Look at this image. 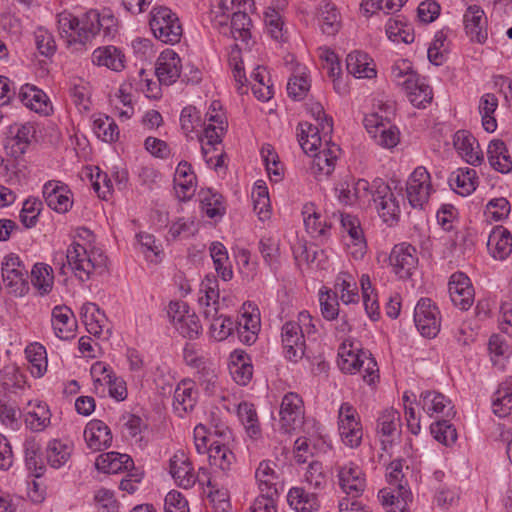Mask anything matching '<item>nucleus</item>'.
<instances>
[{
  "label": "nucleus",
  "mask_w": 512,
  "mask_h": 512,
  "mask_svg": "<svg viewBox=\"0 0 512 512\" xmlns=\"http://www.w3.org/2000/svg\"><path fill=\"white\" fill-rule=\"evenodd\" d=\"M180 126L186 136L198 132V129L202 127L200 142L206 164L214 170L224 166V155L218 151L217 146L222 142L228 122L219 101H213L210 104L204 121L196 107H184L180 114Z\"/></svg>",
  "instance_id": "1"
},
{
  "label": "nucleus",
  "mask_w": 512,
  "mask_h": 512,
  "mask_svg": "<svg viewBox=\"0 0 512 512\" xmlns=\"http://www.w3.org/2000/svg\"><path fill=\"white\" fill-rule=\"evenodd\" d=\"M56 20L60 37L70 46H85L100 34L110 40L118 32L117 18L106 9H90L80 16L65 10L57 14Z\"/></svg>",
  "instance_id": "2"
},
{
  "label": "nucleus",
  "mask_w": 512,
  "mask_h": 512,
  "mask_svg": "<svg viewBox=\"0 0 512 512\" xmlns=\"http://www.w3.org/2000/svg\"><path fill=\"white\" fill-rule=\"evenodd\" d=\"M66 259L74 276L86 282L95 274L104 272L107 257L95 244L94 234L87 228H79L66 252Z\"/></svg>",
  "instance_id": "3"
},
{
  "label": "nucleus",
  "mask_w": 512,
  "mask_h": 512,
  "mask_svg": "<svg viewBox=\"0 0 512 512\" xmlns=\"http://www.w3.org/2000/svg\"><path fill=\"white\" fill-rule=\"evenodd\" d=\"M318 322L308 311H300L296 318L286 321L281 327V347L286 360L298 363L305 355L306 341L317 333Z\"/></svg>",
  "instance_id": "4"
},
{
  "label": "nucleus",
  "mask_w": 512,
  "mask_h": 512,
  "mask_svg": "<svg viewBox=\"0 0 512 512\" xmlns=\"http://www.w3.org/2000/svg\"><path fill=\"white\" fill-rule=\"evenodd\" d=\"M337 365L346 374L363 373L364 381L372 385L378 378V368L375 359L369 351L364 350L357 340L347 338L338 348Z\"/></svg>",
  "instance_id": "5"
},
{
  "label": "nucleus",
  "mask_w": 512,
  "mask_h": 512,
  "mask_svg": "<svg viewBox=\"0 0 512 512\" xmlns=\"http://www.w3.org/2000/svg\"><path fill=\"white\" fill-rule=\"evenodd\" d=\"M371 203L380 219L388 226H394L400 219L404 204L403 188L376 178L372 181Z\"/></svg>",
  "instance_id": "6"
},
{
  "label": "nucleus",
  "mask_w": 512,
  "mask_h": 512,
  "mask_svg": "<svg viewBox=\"0 0 512 512\" xmlns=\"http://www.w3.org/2000/svg\"><path fill=\"white\" fill-rule=\"evenodd\" d=\"M389 115L387 106H379L377 111L367 113L363 119L369 136L377 145L386 149L394 148L400 141L399 130L391 124Z\"/></svg>",
  "instance_id": "7"
},
{
  "label": "nucleus",
  "mask_w": 512,
  "mask_h": 512,
  "mask_svg": "<svg viewBox=\"0 0 512 512\" xmlns=\"http://www.w3.org/2000/svg\"><path fill=\"white\" fill-rule=\"evenodd\" d=\"M149 26L154 37L163 43L180 41L183 28L178 15L166 6H155L150 11Z\"/></svg>",
  "instance_id": "8"
},
{
  "label": "nucleus",
  "mask_w": 512,
  "mask_h": 512,
  "mask_svg": "<svg viewBox=\"0 0 512 512\" xmlns=\"http://www.w3.org/2000/svg\"><path fill=\"white\" fill-rule=\"evenodd\" d=\"M372 182L350 175L339 179L334 186V195L345 206L366 208L371 204Z\"/></svg>",
  "instance_id": "9"
},
{
  "label": "nucleus",
  "mask_w": 512,
  "mask_h": 512,
  "mask_svg": "<svg viewBox=\"0 0 512 512\" xmlns=\"http://www.w3.org/2000/svg\"><path fill=\"white\" fill-rule=\"evenodd\" d=\"M28 270L16 253H9L2 258V289L16 297L24 296L28 290Z\"/></svg>",
  "instance_id": "10"
},
{
  "label": "nucleus",
  "mask_w": 512,
  "mask_h": 512,
  "mask_svg": "<svg viewBox=\"0 0 512 512\" xmlns=\"http://www.w3.org/2000/svg\"><path fill=\"white\" fill-rule=\"evenodd\" d=\"M314 420H305V408L302 398L294 392L286 393L280 404L279 431L291 434L302 426L309 427Z\"/></svg>",
  "instance_id": "11"
},
{
  "label": "nucleus",
  "mask_w": 512,
  "mask_h": 512,
  "mask_svg": "<svg viewBox=\"0 0 512 512\" xmlns=\"http://www.w3.org/2000/svg\"><path fill=\"white\" fill-rule=\"evenodd\" d=\"M166 315L170 324L183 337L195 339L201 331L202 325L196 313L184 301H170L166 308Z\"/></svg>",
  "instance_id": "12"
},
{
  "label": "nucleus",
  "mask_w": 512,
  "mask_h": 512,
  "mask_svg": "<svg viewBox=\"0 0 512 512\" xmlns=\"http://www.w3.org/2000/svg\"><path fill=\"white\" fill-rule=\"evenodd\" d=\"M340 223L347 254L354 260H362L367 252V241L359 218L349 213H341Z\"/></svg>",
  "instance_id": "13"
},
{
  "label": "nucleus",
  "mask_w": 512,
  "mask_h": 512,
  "mask_svg": "<svg viewBox=\"0 0 512 512\" xmlns=\"http://www.w3.org/2000/svg\"><path fill=\"white\" fill-rule=\"evenodd\" d=\"M214 433L219 439L213 440L207 452L210 465L224 472L229 471L236 461V457L229 447L232 431L224 422H220L215 425Z\"/></svg>",
  "instance_id": "14"
},
{
  "label": "nucleus",
  "mask_w": 512,
  "mask_h": 512,
  "mask_svg": "<svg viewBox=\"0 0 512 512\" xmlns=\"http://www.w3.org/2000/svg\"><path fill=\"white\" fill-rule=\"evenodd\" d=\"M36 129L30 122L14 123L6 130L4 149L7 156L17 162L26 153L35 138Z\"/></svg>",
  "instance_id": "15"
},
{
  "label": "nucleus",
  "mask_w": 512,
  "mask_h": 512,
  "mask_svg": "<svg viewBox=\"0 0 512 512\" xmlns=\"http://www.w3.org/2000/svg\"><path fill=\"white\" fill-rule=\"evenodd\" d=\"M338 430L342 442L357 447L363 437V429L357 410L350 403H342L338 411Z\"/></svg>",
  "instance_id": "16"
},
{
  "label": "nucleus",
  "mask_w": 512,
  "mask_h": 512,
  "mask_svg": "<svg viewBox=\"0 0 512 512\" xmlns=\"http://www.w3.org/2000/svg\"><path fill=\"white\" fill-rule=\"evenodd\" d=\"M336 471L338 484L343 493L352 498L360 497L363 494L367 486V479L359 464L347 461L338 465Z\"/></svg>",
  "instance_id": "17"
},
{
  "label": "nucleus",
  "mask_w": 512,
  "mask_h": 512,
  "mask_svg": "<svg viewBox=\"0 0 512 512\" xmlns=\"http://www.w3.org/2000/svg\"><path fill=\"white\" fill-rule=\"evenodd\" d=\"M414 322L422 336L434 338L440 331L439 308L429 298H421L414 309Z\"/></svg>",
  "instance_id": "18"
},
{
  "label": "nucleus",
  "mask_w": 512,
  "mask_h": 512,
  "mask_svg": "<svg viewBox=\"0 0 512 512\" xmlns=\"http://www.w3.org/2000/svg\"><path fill=\"white\" fill-rule=\"evenodd\" d=\"M433 187L427 169L418 166L408 177L406 183L407 199L413 208H423L428 202Z\"/></svg>",
  "instance_id": "19"
},
{
  "label": "nucleus",
  "mask_w": 512,
  "mask_h": 512,
  "mask_svg": "<svg viewBox=\"0 0 512 512\" xmlns=\"http://www.w3.org/2000/svg\"><path fill=\"white\" fill-rule=\"evenodd\" d=\"M389 265L399 279L411 277L418 266L416 248L407 243L395 245L389 255Z\"/></svg>",
  "instance_id": "20"
},
{
  "label": "nucleus",
  "mask_w": 512,
  "mask_h": 512,
  "mask_svg": "<svg viewBox=\"0 0 512 512\" xmlns=\"http://www.w3.org/2000/svg\"><path fill=\"white\" fill-rule=\"evenodd\" d=\"M42 194L47 206L59 214H65L73 207V193L62 181H47L42 187Z\"/></svg>",
  "instance_id": "21"
},
{
  "label": "nucleus",
  "mask_w": 512,
  "mask_h": 512,
  "mask_svg": "<svg viewBox=\"0 0 512 512\" xmlns=\"http://www.w3.org/2000/svg\"><path fill=\"white\" fill-rule=\"evenodd\" d=\"M235 323L240 341L246 345L254 344L261 329L259 308L251 302L244 303L240 310V317Z\"/></svg>",
  "instance_id": "22"
},
{
  "label": "nucleus",
  "mask_w": 512,
  "mask_h": 512,
  "mask_svg": "<svg viewBox=\"0 0 512 512\" xmlns=\"http://www.w3.org/2000/svg\"><path fill=\"white\" fill-rule=\"evenodd\" d=\"M304 433L294 443L295 459L298 463H305L309 456L325 451L327 445L318 423L313 422L309 427H304Z\"/></svg>",
  "instance_id": "23"
},
{
  "label": "nucleus",
  "mask_w": 512,
  "mask_h": 512,
  "mask_svg": "<svg viewBox=\"0 0 512 512\" xmlns=\"http://www.w3.org/2000/svg\"><path fill=\"white\" fill-rule=\"evenodd\" d=\"M255 482L260 494L276 496L282 484V474L276 462L262 460L255 469Z\"/></svg>",
  "instance_id": "24"
},
{
  "label": "nucleus",
  "mask_w": 512,
  "mask_h": 512,
  "mask_svg": "<svg viewBox=\"0 0 512 512\" xmlns=\"http://www.w3.org/2000/svg\"><path fill=\"white\" fill-rule=\"evenodd\" d=\"M450 299L459 309L466 311L474 302V288L470 278L463 272H455L448 283Z\"/></svg>",
  "instance_id": "25"
},
{
  "label": "nucleus",
  "mask_w": 512,
  "mask_h": 512,
  "mask_svg": "<svg viewBox=\"0 0 512 512\" xmlns=\"http://www.w3.org/2000/svg\"><path fill=\"white\" fill-rule=\"evenodd\" d=\"M18 99L27 109L41 116H48L53 112V104L49 96L33 84L22 85L18 92Z\"/></svg>",
  "instance_id": "26"
},
{
  "label": "nucleus",
  "mask_w": 512,
  "mask_h": 512,
  "mask_svg": "<svg viewBox=\"0 0 512 512\" xmlns=\"http://www.w3.org/2000/svg\"><path fill=\"white\" fill-rule=\"evenodd\" d=\"M487 351L492 366L505 371L512 358V338L493 333L488 339Z\"/></svg>",
  "instance_id": "27"
},
{
  "label": "nucleus",
  "mask_w": 512,
  "mask_h": 512,
  "mask_svg": "<svg viewBox=\"0 0 512 512\" xmlns=\"http://www.w3.org/2000/svg\"><path fill=\"white\" fill-rule=\"evenodd\" d=\"M83 437L87 448L94 452L109 448L113 440L110 427L99 419H91L85 425Z\"/></svg>",
  "instance_id": "28"
},
{
  "label": "nucleus",
  "mask_w": 512,
  "mask_h": 512,
  "mask_svg": "<svg viewBox=\"0 0 512 512\" xmlns=\"http://www.w3.org/2000/svg\"><path fill=\"white\" fill-rule=\"evenodd\" d=\"M463 24L465 33L471 41L483 44L487 40V17L480 6L470 5L466 9Z\"/></svg>",
  "instance_id": "29"
},
{
  "label": "nucleus",
  "mask_w": 512,
  "mask_h": 512,
  "mask_svg": "<svg viewBox=\"0 0 512 512\" xmlns=\"http://www.w3.org/2000/svg\"><path fill=\"white\" fill-rule=\"evenodd\" d=\"M169 474L175 484L183 489H190L195 485L194 466L184 451H177L169 460Z\"/></svg>",
  "instance_id": "30"
},
{
  "label": "nucleus",
  "mask_w": 512,
  "mask_h": 512,
  "mask_svg": "<svg viewBox=\"0 0 512 512\" xmlns=\"http://www.w3.org/2000/svg\"><path fill=\"white\" fill-rule=\"evenodd\" d=\"M51 416L49 405L40 399L28 401L24 408L25 425L33 432H42L48 428L51 424Z\"/></svg>",
  "instance_id": "31"
},
{
  "label": "nucleus",
  "mask_w": 512,
  "mask_h": 512,
  "mask_svg": "<svg viewBox=\"0 0 512 512\" xmlns=\"http://www.w3.org/2000/svg\"><path fill=\"white\" fill-rule=\"evenodd\" d=\"M454 147L459 156L470 165H480L484 155L477 139L467 130H459L453 137Z\"/></svg>",
  "instance_id": "32"
},
{
  "label": "nucleus",
  "mask_w": 512,
  "mask_h": 512,
  "mask_svg": "<svg viewBox=\"0 0 512 512\" xmlns=\"http://www.w3.org/2000/svg\"><path fill=\"white\" fill-rule=\"evenodd\" d=\"M182 64L179 55L170 48L163 50L156 63V75L161 84L171 85L181 74Z\"/></svg>",
  "instance_id": "33"
},
{
  "label": "nucleus",
  "mask_w": 512,
  "mask_h": 512,
  "mask_svg": "<svg viewBox=\"0 0 512 512\" xmlns=\"http://www.w3.org/2000/svg\"><path fill=\"white\" fill-rule=\"evenodd\" d=\"M378 498L387 512H409L412 493L406 485L399 484L397 488L381 489Z\"/></svg>",
  "instance_id": "34"
},
{
  "label": "nucleus",
  "mask_w": 512,
  "mask_h": 512,
  "mask_svg": "<svg viewBox=\"0 0 512 512\" xmlns=\"http://www.w3.org/2000/svg\"><path fill=\"white\" fill-rule=\"evenodd\" d=\"M489 255L497 261H505L512 253V234L504 226L492 228L487 241Z\"/></svg>",
  "instance_id": "35"
},
{
  "label": "nucleus",
  "mask_w": 512,
  "mask_h": 512,
  "mask_svg": "<svg viewBox=\"0 0 512 512\" xmlns=\"http://www.w3.org/2000/svg\"><path fill=\"white\" fill-rule=\"evenodd\" d=\"M332 292L345 305L358 304L360 294L356 272L340 271L335 278Z\"/></svg>",
  "instance_id": "36"
},
{
  "label": "nucleus",
  "mask_w": 512,
  "mask_h": 512,
  "mask_svg": "<svg viewBox=\"0 0 512 512\" xmlns=\"http://www.w3.org/2000/svg\"><path fill=\"white\" fill-rule=\"evenodd\" d=\"M91 62L114 72H121L126 66V56L121 48L114 45L97 47L91 54Z\"/></svg>",
  "instance_id": "37"
},
{
  "label": "nucleus",
  "mask_w": 512,
  "mask_h": 512,
  "mask_svg": "<svg viewBox=\"0 0 512 512\" xmlns=\"http://www.w3.org/2000/svg\"><path fill=\"white\" fill-rule=\"evenodd\" d=\"M198 398L196 384L191 379H184L178 383L174 390L173 410L179 416L183 417L192 411Z\"/></svg>",
  "instance_id": "38"
},
{
  "label": "nucleus",
  "mask_w": 512,
  "mask_h": 512,
  "mask_svg": "<svg viewBox=\"0 0 512 512\" xmlns=\"http://www.w3.org/2000/svg\"><path fill=\"white\" fill-rule=\"evenodd\" d=\"M198 303L206 318L217 315L220 309V303L218 281L215 277L206 276L201 282Z\"/></svg>",
  "instance_id": "39"
},
{
  "label": "nucleus",
  "mask_w": 512,
  "mask_h": 512,
  "mask_svg": "<svg viewBox=\"0 0 512 512\" xmlns=\"http://www.w3.org/2000/svg\"><path fill=\"white\" fill-rule=\"evenodd\" d=\"M174 190L177 197L189 200L196 191V175L187 161H180L174 174Z\"/></svg>",
  "instance_id": "40"
},
{
  "label": "nucleus",
  "mask_w": 512,
  "mask_h": 512,
  "mask_svg": "<svg viewBox=\"0 0 512 512\" xmlns=\"http://www.w3.org/2000/svg\"><path fill=\"white\" fill-rule=\"evenodd\" d=\"M317 24L323 34L336 35L341 28V19L336 5L330 0H321L317 7Z\"/></svg>",
  "instance_id": "41"
},
{
  "label": "nucleus",
  "mask_w": 512,
  "mask_h": 512,
  "mask_svg": "<svg viewBox=\"0 0 512 512\" xmlns=\"http://www.w3.org/2000/svg\"><path fill=\"white\" fill-rule=\"evenodd\" d=\"M52 327L55 335L62 340L75 336L77 321L72 310L67 306H55L52 310Z\"/></svg>",
  "instance_id": "42"
},
{
  "label": "nucleus",
  "mask_w": 512,
  "mask_h": 512,
  "mask_svg": "<svg viewBox=\"0 0 512 512\" xmlns=\"http://www.w3.org/2000/svg\"><path fill=\"white\" fill-rule=\"evenodd\" d=\"M229 372L233 380L242 386L247 385L253 376L250 356L241 349H235L229 357Z\"/></svg>",
  "instance_id": "43"
},
{
  "label": "nucleus",
  "mask_w": 512,
  "mask_h": 512,
  "mask_svg": "<svg viewBox=\"0 0 512 512\" xmlns=\"http://www.w3.org/2000/svg\"><path fill=\"white\" fill-rule=\"evenodd\" d=\"M448 183L455 193L461 196H469L478 187L479 178L475 169L461 167L450 174Z\"/></svg>",
  "instance_id": "44"
},
{
  "label": "nucleus",
  "mask_w": 512,
  "mask_h": 512,
  "mask_svg": "<svg viewBox=\"0 0 512 512\" xmlns=\"http://www.w3.org/2000/svg\"><path fill=\"white\" fill-rule=\"evenodd\" d=\"M328 137L322 134L321 128L318 125L301 122L297 126V139L306 154L318 151L322 147L323 142H329Z\"/></svg>",
  "instance_id": "45"
},
{
  "label": "nucleus",
  "mask_w": 512,
  "mask_h": 512,
  "mask_svg": "<svg viewBox=\"0 0 512 512\" xmlns=\"http://www.w3.org/2000/svg\"><path fill=\"white\" fill-rule=\"evenodd\" d=\"M346 66L348 72L355 78L372 79L377 75L374 60L362 51L350 52L346 58Z\"/></svg>",
  "instance_id": "46"
},
{
  "label": "nucleus",
  "mask_w": 512,
  "mask_h": 512,
  "mask_svg": "<svg viewBox=\"0 0 512 512\" xmlns=\"http://www.w3.org/2000/svg\"><path fill=\"white\" fill-rule=\"evenodd\" d=\"M73 442L67 438L51 439L45 449L47 463L55 469L63 467L71 458Z\"/></svg>",
  "instance_id": "47"
},
{
  "label": "nucleus",
  "mask_w": 512,
  "mask_h": 512,
  "mask_svg": "<svg viewBox=\"0 0 512 512\" xmlns=\"http://www.w3.org/2000/svg\"><path fill=\"white\" fill-rule=\"evenodd\" d=\"M487 158L490 166L497 172H512V156L506 144L500 139H493L487 147Z\"/></svg>",
  "instance_id": "48"
},
{
  "label": "nucleus",
  "mask_w": 512,
  "mask_h": 512,
  "mask_svg": "<svg viewBox=\"0 0 512 512\" xmlns=\"http://www.w3.org/2000/svg\"><path fill=\"white\" fill-rule=\"evenodd\" d=\"M134 462L128 454L111 451L100 454L95 461L97 470L107 474H117L132 468Z\"/></svg>",
  "instance_id": "49"
},
{
  "label": "nucleus",
  "mask_w": 512,
  "mask_h": 512,
  "mask_svg": "<svg viewBox=\"0 0 512 512\" xmlns=\"http://www.w3.org/2000/svg\"><path fill=\"white\" fill-rule=\"evenodd\" d=\"M286 500L290 508L297 512H314L320 508L318 496L299 486H293L288 490Z\"/></svg>",
  "instance_id": "50"
},
{
  "label": "nucleus",
  "mask_w": 512,
  "mask_h": 512,
  "mask_svg": "<svg viewBox=\"0 0 512 512\" xmlns=\"http://www.w3.org/2000/svg\"><path fill=\"white\" fill-rule=\"evenodd\" d=\"M340 154V148L337 144L326 142L323 149L311 153L313 158L312 169L315 173L328 176L330 175L336 166Z\"/></svg>",
  "instance_id": "51"
},
{
  "label": "nucleus",
  "mask_w": 512,
  "mask_h": 512,
  "mask_svg": "<svg viewBox=\"0 0 512 512\" xmlns=\"http://www.w3.org/2000/svg\"><path fill=\"white\" fill-rule=\"evenodd\" d=\"M419 401L423 411L430 417L448 416L452 410L450 400L436 391L422 392Z\"/></svg>",
  "instance_id": "52"
},
{
  "label": "nucleus",
  "mask_w": 512,
  "mask_h": 512,
  "mask_svg": "<svg viewBox=\"0 0 512 512\" xmlns=\"http://www.w3.org/2000/svg\"><path fill=\"white\" fill-rule=\"evenodd\" d=\"M199 201L202 212L210 219L219 220L225 212L226 206L221 194L211 188L201 189L199 191Z\"/></svg>",
  "instance_id": "53"
},
{
  "label": "nucleus",
  "mask_w": 512,
  "mask_h": 512,
  "mask_svg": "<svg viewBox=\"0 0 512 512\" xmlns=\"http://www.w3.org/2000/svg\"><path fill=\"white\" fill-rule=\"evenodd\" d=\"M302 215L305 228L313 237L324 236L329 230L326 217L312 202L305 203L302 207Z\"/></svg>",
  "instance_id": "54"
},
{
  "label": "nucleus",
  "mask_w": 512,
  "mask_h": 512,
  "mask_svg": "<svg viewBox=\"0 0 512 512\" xmlns=\"http://www.w3.org/2000/svg\"><path fill=\"white\" fill-rule=\"evenodd\" d=\"M280 11L275 7H268L264 12V24L267 34L275 42L284 43L288 40L289 33Z\"/></svg>",
  "instance_id": "55"
},
{
  "label": "nucleus",
  "mask_w": 512,
  "mask_h": 512,
  "mask_svg": "<svg viewBox=\"0 0 512 512\" xmlns=\"http://www.w3.org/2000/svg\"><path fill=\"white\" fill-rule=\"evenodd\" d=\"M24 352L31 375L35 378H41L48 367L46 348L39 342H32L26 346Z\"/></svg>",
  "instance_id": "56"
},
{
  "label": "nucleus",
  "mask_w": 512,
  "mask_h": 512,
  "mask_svg": "<svg viewBox=\"0 0 512 512\" xmlns=\"http://www.w3.org/2000/svg\"><path fill=\"white\" fill-rule=\"evenodd\" d=\"M492 411L500 418L512 413V376L504 380L493 394Z\"/></svg>",
  "instance_id": "57"
},
{
  "label": "nucleus",
  "mask_w": 512,
  "mask_h": 512,
  "mask_svg": "<svg viewBox=\"0 0 512 512\" xmlns=\"http://www.w3.org/2000/svg\"><path fill=\"white\" fill-rule=\"evenodd\" d=\"M30 279L38 294L47 295L52 291L54 285L53 269L49 264L35 263L30 272Z\"/></svg>",
  "instance_id": "58"
},
{
  "label": "nucleus",
  "mask_w": 512,
  "mask_h": 512,
  "mask_svg": "<svg viewBox=\"0 0 512 512\" xmlns=\"http://www.w3.org/2000/svg\"><path fill=\"white\" fill-rule=\"evenodd\" d=\"M90 374L93 381V392L99 397H106L107 386L111 384L116 375L113 368L105 362L97 361L91 366Z\"/></svg>",
  "instance_id": "59"
},
{
  "label": "nucleus",
  "mask_w": 512,
  "mask_h": 512,
  "mask_svg": "<svg viewBox=\"0 0 512 512\" xmlns=\"http://www.w3.org/2000/svg\"><path fill=\"white\" fill-rule=\"evenodd\" d=\"M80 314L89 334L99 337L106 324V317L99 307L91 302L84 303Z\"/></svg>",
  "instance_id": "60"
},
{
  "label": "nucleus",
  "mask_w": 512,
  "mask_h": 512,
  "mask_svg": "<svg viewBox=\"0 0 512 512\" xmlns=\"http://www.w3.org/2000/svg\"><path fill=\"white\" fill-rule=\"evenodd\" d=\"M359 282L365 312L371 320L377 321L380 317V305L378 294L372 285L370 276L362 274Z\"/></svg>",
  "instance_id": "61"
},
{
  "label": "nucleus",
  "mask_w": 512,
  "mask_h": 512,
  "mask_svg": "<svg viewBox=\"0 0 512 512\" xmlns=\"http://www.w3.org/2000/svg\"><path fill=\"white\" fill-rule=\"evenodd\" d=\"M387 38L395 44H410L415 35L411 24L399 18H389L385 24Z\"/></svg>",
  "instance_id": "62"
},
{
  "label": "nucleus",
  "mask_w": 512,
  "mask_h": 512,
  "mask_svg": "<svg viewBox=\"0 0 512 512\" xmlns=\"http://www.w3.org/2000/svg\"><path fill=\"white\" fill-rule=\"evenodd\" d=\"M110 102L120 119L126 120L133 116V97L131 94V86L129 84H121L115 94L111 97Z\"/></svg>",
  "instance_id": "63"
},
{
  "label": "nucleus",
  "mask_w": 512,
  "mask_h": 512,
  "mask_svg": "<svg viewBox=\"0 0 512 512\" xmlns=\"http://www.w3.org/2000/svg\"><path fill=\"white\" fill-rule=\"evenodd\" d=\"M311 86L308 68L298 65L289 78L287 92L294 100L303 99Z\"/></svg>",
  "instance_id": "64"
}]
</instances>
